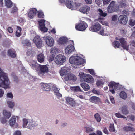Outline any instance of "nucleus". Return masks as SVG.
Instances as JSON below:
<instances>
[{"mask_svg":"<svg viewBox=\"0 0 135 135\" xmlns=\"http://www.w3.org/2000/svg\"><path fill=\"white\" fill-rule=\"evenodd\" d=\"M74 44L73 45H69L67 46L65 49V52L67 55L71 54L75 50Z\"/></svg>","mask_w":135,"mask_h":135,"instance_id":"nucleus-12","label":"nucleus"},{"mask_svg":"<svg viewBox=\"0 0 135 135\" xmlns=\"http://www.w3.org/2000/svg\"><path fill=\"white\" fill-rule=\"evenodd\" d=\"M94 117L96 119L97 121L99 122L101 120V117L100 115L98 113L95 114L94 115Z\"/></svg>","mask_w":135,"mask_h":135,"instance_id":"nucleus-51","label":"nucleus"},{"mask_svg":"<svg viewBox=\"0 0 135 135\" xmlns=\"http://www.w3.org/2000/svg\"><path fill=\"white\" fill-rule=\"evenodd\" d=\"M64 79L67 81L69 80H72L74 81L76 80L77 78L76 76L70 73V72L69 74L65 77Z\"/></svg>","mask_w":135,"mask_h":135,"instance_id":"nucleus-16","label":"nucleus"},{"mask_svg":"<svg viewBox=\"0 0 135 135\" xmlns=\"http://www.w3.org/2000/svg\"><path fill=\"white\" fill-rule=\"evenodd\" d=\"M21 28L20 27L17 26V30L16 33V35L17 37H19L21 34Z\"/></svg>","mask_w":135,"mask_h":135,"instance_id":"nucleus-43","label":"nucleus"},{"mask_svg":"<svg viewBox=\"0 0 135 135\" xmlns=\"http://www.w3.org/2000/svg\"><path fill=\"white\" fill-rule=\"evenodd\" d=\"M113 45L115 48H118L120 46V44L119 42L115 41L113 42Z\"/></svg>","mask_w":135,"mask_h":135,"instance_id":"nucleus-49","label":"nucleus"},{"mask_svg":"<svg viewBox=\"0 0 135 135\" xmlns=\"http://www.w3.org/2000/svg\"><path fill=\"white\" fill-rule=\"evenodd\" d=\"M126 3L125 1H120L119 7L120 8H124L126 6Z\"/></svg>","mask_w":135,"mask_h":135,"instance_id":"nucleus-42","label":"nucleus"},{"mask_svg":"<svg viewBox=\"0 0 135 135\" xmlns=\"http://www.w3.org/2000/svg\"><path fill=\"white\" fill-rule=\"evenodd\" d=\"M118 20L120 23L125 25L128 20L127 17L125 15H120L119 17Z\"/></svg>","mask_w":135,"mask_h":135,"instance_id":"nucleus-17","label":"nucleus"},{"mask_svg":"<svg viewBox=\"0 0 135 135\" xmlns=\"http://www.w3.org/2000/svg\"><path fill=\"white\" fill-rule=\"evenodd\" d=\"M55 55H50V56L49 58V62H50L52 61H53L55 57Z\"/></svg>","mask_w":135,"mask_h":135,"instance_id":"nucleus-64","label":"nucleus"},{"mask_svg":"<svg viewBox=\"0 0 135 135\" xmlns=\"http://www.w3.org/2000/svg\"><path fill=\"white\" fill-rule=\"evenodd\" d=\"M116 117L118 118H122L124 119L126 118V117L121 115L119 113H118L115 114Z\"/></svg>","mask_w":135,"mask_h":135,"instance_id":"nucleus-59","label":"nucleus"},{"mask_svg":"<svg viewBox=\"0 0 135 135\" xmlns=\"http://www.w3.org/2000/svg\"><path fill=\"white\" fill-rule=\"evenodd\" d=\"M5 4L7 7L10 8L11 7L12 3L10 0H5Z\"/></svg>","mask_w":135,"mask_h":135,"instance_id":"nucleus-37","label":"nucleus"},{"mask_svg":"<svg viewBox=\"0 0 135 135\" xmlns=\"http://www.w3.org/2000/svg\"><path fill=\"white\" fill-rule=\"evenodd\" d=\"M33 41L38 48H40L42 46V42L39 36H35Z\"/></svg>","mask_w":135,"mask_h":135,"instance_id":"nucleus-13","label":"nucleus"},{"mask_svg":"<svg viewBox=\"0 0 135 135\" xmlns=\"http://www.w3.org/2000/svg\"><path fill=\"white\" fill-rule=\"evenodd\" d=\"M129 25L131 26H133L135 25V20L131 19L129 20Z\"/></svg>","mask_w":135,"mask_h":135,"instance_id":"nucleus-60","label":"nucleus"},{"mask_svg":"<svg viewBox=\"0 0 135 135\" xmlns=\"http://www.w3.org/2000/svg\"><path fill=\"white\" fill-rule=\"evenodd\" d=\"M44 58L45 57L44 55L42 53L39 54L37 56V58L38 60L40 63H42L44 61Z\"/></svg>","mask_w":135,"mask_h":135,"instance_id":"nucleus-34","label":"nucleus"},{"mask_svg":"<svg viewBox=\"0 0 135 135\" xmlns=\"http://www.w3.org/2000/svg\"><path fill=\"white\" fill-rule=\"evenodd\" d=\"M67 41V38L64 37H60L57 41L58 44L59 45H63L66 43Z\"/></svg>","mask_w":135,"mask_h":135,"instance_id":"nucleus-25","label":"nucleus"},{"mask_svg":"<svg viewBox=\"0 0 135 135\" xmlns=\"http://www.w3.org/2000/svg\"><path fill=\"white\" fill-rule=\"evenodd\" d=\"M22 134L21 131L16 130L13 133V135H21Z\"/></svg>","mask_w":135,"mask_h":135,"instance_id":"nucleus-62","label":"nucleus"},{"mask_svg":"<svg viewBox=\"0 0 135 135\" xmlns=\"http://www.w3.org/2000/svg\"><path fill=\"white\" fill-rule=\"evenodd\" d=\"M99 32V34L102 35H107L106 31H104L103 28L101 27V28Z\"/></svg>","mask_w":135,"mask_h":135,"instance_id":"nucleus-56","label":"nucleus"},{"mask_svg":"<svg viewBox=\"0 0 135 135\" xmlns=\"http://www.w3.org/2000/svg\"><path fill=\"white\" fill-rule=\"evenodd\" d=\"M18 10L17 7L15 6H13L11 10V13L14 14L17 12Z\"/></svg>","mask_w":135,"mask_h":135,"instance_id":"nucleus-54","label":"nucleus"},{"mask_svg":"<svg viewBox=\"0 0 135 135\" xmlns=\"http://www.w3.org/2000/svg\"><path fill=\"white\" fill-rule=\"evenodd\" d=\"M114 1H112L107 7V11L109 13H112L113 12H117L119 10V6L115 3Z\"/></svg>","mask_w":135,"mask_h":135,"instance_id":"nucleus-4","label":"nucleus"},{"mask_svg":"<svg viewBox=\"0 0 135 135\" xmlns=\"http://www.w3.org/2000/svg\"><path fill=\"white\" fill-rule=\"evenodd\" d=\"M39 28L42 32H46L47 31L48 29L45 25L42 26L41 27H39Z\"/></svg>","mask_w":135,"mask_h":135,"instance_id":"nucleus-50","label":"nucleus"},{"mask_svg":"<svg viewBox=\"0 0 135 135\" xmlns=\"http://www.w3.org/2000/svg\"><path fill=\"white\" fill-rule=\"evenodd\" d=\"M7 104L8 106L11 109L13 108L15 105L14 102L11 100L7 101Z\"/></svg>","mask_w":135,"mask_h":135,"instance_id":"nucleus-38","label":"nucleus"},{"mask_svg":"<svg viewBox=\"0 0 135 135\" xmlns=\"http://www.w3.org/2000/svg\"><path fill=\"white\" fill-rule=\"evenodd\" d=\"M79 3L77 2L72 1L71 0H66V5L69 9L72 10H76L78 7V5Z\"/></svg>","mask_w":135,"mask_h":135,"instance_id":"nucleus-5","label":"nucleus"},{"mask_svg":"<svg viewBox=\"0 0 135 135\" xmlns=\"http://www.w3.org/2000/svg\"><path fill=\"white\" fill-rule=\"evenodd\" d=\"M42 89L44 90L49 91L50 90V86L47 84L42 83L41 84Z\"/></svg>","mask_w":135,"mask_h":135,"instance_id":"nucleus-28","label":"nucleus"},{"mask_svg":"<svg viewBox=\"0 0 135 135\" xmlns=\"http://www.w3.org/2000/svg\"><path fill=\"white\" fill-rule=\"evenodd\" d=\"M89 100L92 103H96L100 102V99L97 97L92 96L90 97Z\"/></svg>","mask_w":135,"mask_h":135,"instance_id":"nucleus-33","label":"nucleus"},{"mask_svg":"<svg viewBox=\"0 0 135 135\" xmlns=\"http://www.w3.org/2000/svg\"><path fill=\"white\" fill-rule=\"evenodd\" d=\"M66 61V57L64 55L59 54L57 56L55 59V63L58 65H61Z\"/></svg>","mask_w":135,"mask_h":135,"instance_id":"nucleus-9","label":"nucleus"},{"mask_svg":"<svg viewBox=\"0 0 135 135\" xmlns=\"http://www.w3.org/2000/svg\"><path fill=\"white\" fill-rule=\"evenodd\" d=\"M87 24L84 21H82L79 23L76 24L75 28L78 31H84L87 28Z\"/></svg>","mask_w":135,"mask_h":135,"instance_id":"nucleus-8","label":"nucleus"},{"mask_svg":"<svg viewBox=\"0 0 135 135\" xmlns=\"http://www.w3.org/2000/svg\"><path fill=\"white\" fill-rule=\"evenodd\" d=\"M116 39L117 40H119L122 44V46L124 49L127 50H128V46L127 45L126 41H125L123 38L119 39L117 37L116 38Z\"/></svg>","mask_w":135,"mask_h":135,"instance_id":"nucleus-19","label":"nucleus"},{"mask_svg":"<svg viewBox=\"0 0 135 135\" xmlns=\"http://www.w3.org/2000/svg\"><path fill=\"white\" fill-rule=\"evenodd\" d=\"M8 55L9 56L14 58L16 56L15 52L14 49H10L8 52Z\"/></svg>","mask_w":135,"mask_h":135,"instance_id":"nucleus-31","label":"nucleus"},{"mask_svg":"<svg viewBox=\"0 0 135 135\" xmlns=\"http://www.w3.org/2000/svg\"><path fill=\"white\" fill-rule=\"evenodd\" d=\"M109 131L110 132H114L115 131V129L114 127L113 124H111L110 125L109 127Z\"/></svg>","mask_w":135,"mask_h":135,"instance_id":"nucleus-55","label":"nucleus"},{"mask_svg":"<svg viewBox=\"0 0 135 135\" xmlns=\"http://www.w3.org/2000/svg\"><path fill=\"white\" fill-rule=\"evenodd\" d=\"M108 85L109 86V87L110 88H114L116 89H120V85L114 82H112L108 84Z\"/></svg>","mask_w":135,"mask_h":135,"instance_id":"nucleus-24","label":"nucleus"},{"mask_svg":"<svg viewBox=\"0 0 135 135\" xmlns=\"http://www.w3.org/2000/svg\"><path fill=\"white\" fill-rule=\"evenodd\" d=\"M32 51L31 50H29L26 52V54L27 56H31L32 55Z\"/></svg>","mask_w":135,"mask_h":135,"instance_id":"nucleus-61","label":"nucleus"},{"mask_svg":"<svg viewBox=\"0 0 135 135\" xmlns=\"http://www.w3.org/2000/svg\"><path fill=\"white\" fill-rule=\"evenodd\" d=\"M66 100L68 104L73 107L79 106V104L76 103L75 101L71 97H66Z\"/></svg>","mask_w":135,"mask_h":135,"instance_id":"nucleus-11","label":"nucleus"},{"mask_svg":"<svg viewBox=\"0 0 135 135\" xmlns=\"http://www.w3.org/2000/svg\"><path fill=\"white\" fill-rule=\"evenodd\" d=\"M86 70L89 71L91 74L93 76L96 77H98V76H97L96 75V73L93 69H86Z\"/></svg>","mask_w":135,"mask_h":135,"instance_id":"nucleus-48","label":"nucleus"},{"mask_svg":"<svg viewBox=\"0 0 135 135\" xmlns=\"http://www.w3.org/2000/svg\"><path fill=\"white\" fill-rule=\"evenodd\" d=\"M1 115L0 114V120L1 122L3 124H5L7 123L8 122L7 119L6 118L4 117H1Z\"/></svg>","mask_w":135,"mask_h":135,"instance_id":"nucleus-46","label":"nucleus"},{"mask_svg":"<svg viewBox=\"0 0 135 135\" xmlns=\"http://www.w3.org/2000/svg\"><path fill=\"white\" fill-rule=\"evenodd\" d=\"M98 13L100 15L103 17H105L107 15V13L105 12H104L103 11L100 9H98Z\"/></svg>","mask_w":135,"mask_h":135,"instance_id":"nucleus-47","label":"nucleus"},{"mask_svg":"<svg viewBox=\"0 0 135 135\" xmlns=\"http://www.w3.org/2000/svg\"><path fill=\"white\" fill-rule=\"evenodd\" d=\"M120 110L122 111L123 114L127 115L128 113V111L127 109V107L125 106H123L120 109Z\"/></svg>","mask_w":135,"mask_h":135,"instance_id":"nucleus-36","label":"nucleus"},{"mask_svg":"<svg viewBox=\"0 0 135 135\" xmlns=\"http://www.w3.org/2000/svg\"><path fill=\"white\" fill-rule=\"evenodd\" d=\"M28 62L30 66L34 69L36 70L40 65L36 60H31L28 61Z\"/></svg>","mask_w":135,"mask_h":135,"instance_id":"nucleus-18","label":"nucleus"},{"mask_svg":"<svg viewBox=\"0 0 135 135\" xmlns=\"http://www.w3.org/2000/svg\"><path fill=\"white\" fill-rule=\"evenodd\" d=\"M58 51V49L55 47L52 48L50 49V53L52 55H55L56 53Z\"/></svg>","mask_w":135,"mask_h":135,"instance_id":"nucleus-39","label":"nucleus"},{"mask_svg":"<svg viewBox=\"0 0 135 135\" xmlns=\"http://www.w3.org/2000/svg\"><path fill=\"white\" fill-rule=\"evenodd\" d=\"M104 82V80H98L96 83V85L97 86H101L103 85Z\"/></svg>","mask_w":135,"mask_h":135,"instance_id":"nucleus-41","label":"nucleus"},{"mask_svg":"<svg viewBox=\"0 0 135 135\" xmlns=\"http://www.w3.org/2000/svg\"><path fill=\"white\" fill-rule=\"evenodd\" d=\"M84 81L89 83H93L94 82V80L91 75L87 74Z\"/></svg>","mask_w":135,"mask_h":135,"instance_id":"nucleus-21","label":"nucleus"},{"mask_svg":"<svg viewBox=\"0 0 135 135\" xmlns=\"http://www.w3.org/2000/svg\"><path fill=\"white\" fill-rule=\"evenodd\" d=\"M3 117L7 119H8L11 115V112L6 110H4L3 112Z\"/></svg>","mask_w":135,"mask_h":135,"instance_id":"nucleus-29","label":"nucleus"},{"mask_svg":"<svg viewBox=\"0 0 135 135\" xmlns=\"http://www.w3.org/2000/svg\"><path fill=\"white\" fill-rule=\"evenodd\" d=\"M69 62L71 64L75 65H80L85 63L84 60L79 56H72L69 59Z\"/></svg>","mask_w":135,"mask_h":135,"instance_id":"nucleus-2","label":"nucleus"},{"mask_svg":"<svg viewBox=\"0 0 135 135\" xmlns=\"http://www.w3.org/2000/svg\"><path fill=\"white\" fill-rule=\"evenodd\" d=\"M23 127L29 129L34 128L36 126V124L34 121L31 119L24 118L23 119Z\"/></svg>","mask_w":135,"mask_h":135,"instance_id":"nucleus-3","label":"nucleus"},{"mask_svg":"<svg viewBox=\"0 0 135 135\" xmlns=\"http://www.w3.org/2000/svg\"><path fill=\"white\" fill-rule=\"evenodd\" d=\"M19 119L18 117L13 116L10 118L9 121L10 126L13 128H16L18 127V124L16 122Z\"/></svg>","mask_w":135,"mask_h":135,"instance_id":"nucleus-7","label":"nucleus"},{"mask_svg":"<svg viewBox=\"0 0 135 135\" xmlns=\"http://www.w3.org/2000/svg\"><path fill=\"white\" fill-rule=\"evenodd\" d=\"M80 85L83 89L84 90L86 91H88L90 89L89 85L87 83H81Z\"/></svg>","mask_w":135,"mask_h":135,"instance_id":"nucleus-30","label":"nucleus"},{"mask_svg":"<svg viewBox=\"0 0 135 135\" xmlns=\"http://www.w3.org/2000/svg\"><path fill=\"white\" fill-rule=\"evenodd\" d=\"M118 17L116 15H114L112 17V20L113 21L116 22L117 21Z\"/></svg>","mask_w":135,"mask_h":135,"instance_id":"nucleus-63","label":"nucleus"},{"mask_svg":"<svg viewBox=\"0 0 135 135\" xmlns=\"http://www.w3.org/2000/svg\"><path fill=\"white\" fill-rule=\"evenodd\" d=\"M70 72V69L68 67H64L62 68L59 71L60 75L61 76H66Z\"/></svg>","mask_w":135,"mask_h":135,"instance_id":"nucleus-14","label":"nucleus"},{"mask_svg":"<svg viewBox=\"0 0 135 135\" xmlns=\"http://www.w3.org/2000/svg\"><path fill=\"white\" fill-rule=\"evenodd\" d=\"M6 96L7 98L12 99L13 98V95L11 92H8L7 93Z\"/></svg>","mask_w":135,"mask_h":135,"instance_id":"nucleus-57","label":"nucleus"},{"mask_svg":"<svg viewBox=\"0 0 135 135\" xmlns=\"http://www.w3.org/2000/svg\"><path fill=\"white\" fill-rule=\"evenodd\" d=\"M70 89L71 90L76 92L83 91L78 86H77L76 87H71Z\"/></svg>","mask_w":135,"mask_h":135,"instance_id":"nucleus-40","label":"nucleus"},{"mask_svg":"<svg viewBox=\"0 0 135 135\" xmlns=\"http://www.w3.org/2000/svg\"><path fill=\"white\" fill-rule=\"evenodd\" d=\"M23 44L24 46L27 47L30 46L31 44L28 40H25L23 42Z\"/></svg>","mask_w":135,"mask_h":135,"instance_id":"nucleus-45","label":"nucleus"},{"mask_svg":"<svg viewBox=\"0 0 135 135\" xmlns=\"http://www.w3.org/2000/svg\"><path fill=\"white\" fill-rule=\"evenodd\" d=\"M60 89V88L54 86H53L52 88V90L54 91L55 94L58 98L62 96L61 94L59 92V91Z\"/></svg>","mask_w":135,"mask_h":135,"instance_id":"nucleus-22","label":"nucleus"},{"mask_svg":"<svg viewBox=\"0 0 135 135\" xmlns=\"http://www.w3.org/2000/svg\"><path fill=\"white\" fill-rule=\"evenodd\" d=\"M46 44L50 47H53L55 43L54 39L50 35H45L43 37Z\"/></svg>","mask_w":135,"mask_h":135,"instance_id":"nucleus-6","label":"nucleus"},{"mask_svg":"<svg viewBox=\"0 0 135 135\" xmlns=\"http://www.w3.org/2000/svg\"><path fill=\"white\" fill-rule=\"evenodd\" d=\"M37 12V10L35 8L31 9L28 14V17L30 19L33 18L36 15Z\"/></svg>","mask_w":135,"mask_h":135,"instance_id":"nucleus-20","label":"nucleus"},{"mask_svg":"<svg viewBox=\"0 0 135 135\" xmlns=\"http://www.w3.org/2000/svg\"><path fill=\"white\" fill-rule=\"evenodd\" d=\"M127 126H124L123 129L127 131H133L134 130V129L132 127V124L131 123H128L127 124Z\"/></svg>","mask_w":135,"mask_h":135,"instance_id":"nucleus-26","label":"nucleus"},{"mask_svg":"<svg viewBox=\"0 0 135 135\" xmlns=\"http://www.w3.org/2000/svg\"><path fill=\"white\" fill-rule=\"evenodd\" d=\"M10 84L7 74L0 68V87L4 89L9 88H10Z\"/></svg>","mask_w":135,"mask_h":135,"instance_id":"nucleus-1","label":"nucleus"},{"mask_svg":"<svg viewBox=\"0 0 135 135\" xmlns=\"http://www.w3.org/2000/svg\"><path fill=\"white\" fill-rule=\"evenodd\" d=\"M38 17L39 18H43L44 17L43 11L41 10H40L38 11Z\"/></svg>","mask_w":135,"mask_h":135,"instance_id":"nucleus-52","label":"nucleus"},{"mask_svg":"<svg viewBox=\"0 0 135 135\" xmlns=\"http://www.w3.org/2000/svg\"><path fill=\"white\" fill-rule=\"evenodd\" d=\"M39 66L40 68V71L42 74L48 72V68L46 65H40Z\"/></svg>","mask_w":135,"mask_h":135,"instance_id":"nucleus-23","label":"nucleus"},{"mask_svg":"<svg viewBox=\"0 0 135 135\" xmlns=\"http://www.w3.org/2000/svg\"><path fill=\"white\" fill-rule=\"evenodd\" d=\"M87 74H86L83 72H80L79 73L78 76L80 78V80L82 81H84L87 76Z\"/></svg>","mask_w":135,"mask_h":135,"instance_id":"nucleus-32","label":"nucleus"},{"mask_svg":"<svg viewBox=\"0 0 135 135\" xmlns=\"http://www.w3.org/2000/svg\"><path fill=\"white\" fill-rule=\"evenodd\" d=\"M82 4L80 3H78V7L76 10L80 11L83 13H86L88 12L90 10V7L88 6H84L81 7Z\"/></svg>","mask_w":135,"mask_h":135,"instance_id":"nucleus-10","label":"nucleus"},{"mask_svg":"<svg viewBox=\"0 0 135 135\" xmlns=\"http://www.w3.org/2000/svg\"><path fill=\"white\" fill-rule=\"evenodd\" d=\"M39 27H41L42 26L45 25V20L44 19H41L38 21Z\"/></svg>","mask_w":135,"mask_h":135,"instance_id":"nucleus-53","label":"nucleus"},{"mask_svg":"<svg viewBox=\"0 0 135 135\" xmlns=\"http://www.w3.org/2000/svg\"><path fill=\"white\" fill-rule=\"evenodd\" d=\"M119 95L121 98L124 100L126 99L127 96V93L123 91H121Z\"/></svg>","mask_w":135,"mask_h":135,"instance_id":"nucleus-35","label":"nucleus"},{"mask_svg":"<svg viewBox=\"0 0 135 135\" xmlns=\"http://www.w3.org/2000/svg\"><path fill=\"white\" fill-rule=\"evenodd\" d=\"M100 25L98 23H96L93 25L89 28V30L92 31L97 32L99 31L101 28Z\"/></svg>","mask_w":135,"mask_h":135,"instance_id":"nucleus-15","label":"nucleus"},{"mask_svg":"<svg viewBox=\"0 0 135 135\" xmlns=\"http://www.w3.org/2000/svg\"><path fill=\"white\" fill-rule=\"evenodd\" d=\"M92 92L98 95H101V93L98 90H96L95 89H94L92 90Z\"/></svg>","mask_w":135,"mask_h":135,"instance_id":"nucleus-58","label":"nucleus"},{"mask_svg":"<svg viewBox=\"0 0 135 135\" xmlns=\"http://www.w3.org/2000/svg\"><path fill=\"white\" fill-rule=\"evenodd\" d=\"M131 45L133 47L131 49L133 53H134L135 56H134V59L135 60V41H133L131 43Z\"/></svg>","mask_w":135,"mask_h":135,"instance_id":"nucleus-44","label":"nucleus"},{"mask_svg":"<svg viewBox=\"0 0 135 135\" xmlns=\"http://www.w3.org/2000/svg\"><path fill=\"white\" fill-rule=\"evenodd\" d=\"M85 129L86 132L89 133V135H97L96 134L94 133L93 128L89 127H86Z\"/></svg>","mask_w":135,"mask_h":135,"instance_id":"nucleus-27","label":"nucleus"}]
</instances>
